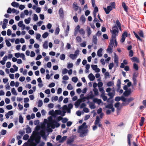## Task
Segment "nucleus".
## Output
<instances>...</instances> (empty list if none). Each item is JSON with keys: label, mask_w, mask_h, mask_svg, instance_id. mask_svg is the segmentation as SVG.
<instances>
[{"label": "nucleus", "mask_w": 146, "mask_h": 146, "mask_svg": "<svg viewBox=\"0 0 146 146\" xmlns=\"http://www.w3.org/2000/svg\"><path fill=\"white\" fill-rule=\"evenodd\" d=\"M110 32L112 34V39L110 41V44L107 49V52L109 53H111L112 52V49L114 43L115 44V46H117V42L116 40V36L118 35V30L117 27L114 26L113 27L112 29L110 30Z\"/></svg>", "instance_id": "obj_2"}, {"label": "nucleus", "mask_w": 146, "mask_h": 146, "mask_svg": "<svg viewBox=\"0 0 146 146\" xmlns=\"http://www.w3.org/2000/svg\"><path fill=\"white\" fill-rule=\"evenodd\" d=\"M72 81L75 83H76L78 80V78L77 77H72Z\"/></svg>", "instance_id": "obj_54"}, {"label": "nucleus", "mask_w": 146, "mask_h": 146, "mask_svg": "<svg viewBox=\"0 0 146 146\" xmlns=\"http://www.w3.org/2000/svg\"><path fill=\"white\" fill-rule=\"evenodd\" d=\"M43 104L42 101L41 100H39L38 102V107H41Z\"/></svg>", "instance_id": "obj_61"}, {"label": "nucleus", "mask_w": 146, "mask_h": 146, "mask_svg": "<svg viewBox=\"0 0 146 146\" xmlns=\"http://www.w3.org/2000/svg\"><path fill=\"white\" fill-rule=\"evenodd\" d=\"M121 82L120 80L118 79L117 81V91H118V90H119L121 88Z\"/></svg>", "instance_id": "obj_20"}, {"label": "nucleus", "mask_w": 146, "mask_h": 146, "mask_svg": "<svg viewBox=\"0 0 146 146\" xmlns=\"http://www.w3.org/2000/svg\"><path fill=\"white\" fill-rule=\"evenodd\" d=\"M73 66V64L72 63H68V65L67 67L68 68L70 69V68H72Z\"/></svg>", "instance_id": "obj_52"}, {"label": "nucleus", "mask_w": 146, "mask_h": 146, "mask_svg": "<svg viewBox=\"0 0 146 146\" xmlns=\"http://www.w3.org/2000/svg\"><path fill=\"white\" fill-rule=\"evenodd\" d=\"M87 32L88 36L90 35L92 33L90 28L88 27H87Z\"/></svg>", "instance_id": "obj_39"}, {"label": "nucleus", "mask_w": 146, "mask_h": 146, "mask_svg": "<svg viewBox=\"0 0 146 146\" xmlns=\"http://www.w3.org/2000/svg\"><path fill=\"white\" fill-rule=\"evenodd\" d=\"M75 137L74 136H72L69 138L68 140L67 143L69 145L72 143L74 140Z\"/></svg>", "instance_id": "obj_11"}, {"label": "nucleus", "mask_w": 146, "mask_h": 146, "mask_svg": "<svg viewBox=\"0 0 146 146\" xmlns=\"http://www.w3.org/2000/svg\"><path fill=\"white\" fill-rule=\"evenodd\" d=\"M73 8L76 10H77L78 8V6L77 5L76 3H74L73 5Z\"/></svg>", "instance_id": "obj_31"}, {"label": "nucleus", "mask_w": 146, "mask_h": 146, "mask_svg": "<svg viewBox=\"0 0 146 146\" xmlns=\"http://www.w3.org/2000/svg\"><path fill=\"white\" fill-rule=\"evenodd\" d=\"M108 95L111 98H112L114 96L115 92L113 91V92H109L108 93Z\"/></svg>", "instance_id": "obj_41"}, {"label": "nucleus", "mask_w": 146, "mask_h": 146, "mask_svg": "<svg viewBox=\"0 0 146 146\" xmlns=\"http://www.w3.org/2000/svg\"><path fill=\"white\" fill-rule=\"evenodd\" d=\"M131 89H129L126 91H125L123 93L124 95L127 96L131 94Z\"/></svg>", "instance_id": "obj_19"}, {"label": "nucleus", "mask_w": 146, "mask_h": 146, "mask_svg": "<svg viewBox=\"0 0 146 146\" xmlns=\"http://www.w3.org/2000/svg\"><path fill=\"white\" fill-rule=\"evenodd\" d=\"M33 19L34 21H37L38 19V17L37 15L35 14L33 15Z\"/></svg>", "instance_id": "obj_46"}, {"label": "nucleus", "mask_w": 146, "mask_h": 146, "mask_svg": "<svg viewBox=\"0 0 146 146\" xmlns=\"http://www.w3.org/2000/svg\"><path fill=\"white\" fill-rule=\"evenodd\" d=\"M133 62H138V58L136 57H133L131 58Z\"/></svg>", "instance_id": "obj_55"}, {"label": "nucleus", "mask_w": 146, "mask_h": 146, "mask_svg": "<svg viewBox=\"0 0 146 146\" xmlns=\"http://www.w3.org/2000/svg\"><path fill=\"white\" fill-rule=\"evenodd\" d=\"M100 119L99 116H97L96 119L94 122V124L98 125L99 127H101L102 126V124L100 123Z\"/></svg>", "instance_id": "obj_8"}, {"label": "nucleus", "mask_w": 146, "mask_h": 146, "mask_svg": "<svg viewBox=\"0 0 146 146\" xmlns=\"http://www.w3.org/2000/svg\"><path fill=\"white\" fill-rule=\"evenodd\" d=\"M79 33L83 35H84L85 34V31L83 29H81L80 30Z\"/></svg>", "instance_id": "obj_43"}, {"label": "nucleus", "mask_w": 146, "mask_h": 146, "mask_svg": "<svg viewBox=\"0 0 146 146\" xmlns=\"http://www.w3.org/2000/svg\"><path fill=\"white\" fill-rule=\"evenodd\" d=\"M88 77L90 81H93L95 79V76L92 74H90Z\"/></svg>", "instance_id": "obj_27"}, {"label": "nucleus", "mask_w": 146, "mask_h": 146, "mask_svg": "<svg viewBox=\"0 0 146 146\" xmlns=\"http://www.w3.org/2000/svg\"><path fill=\"white\" fill-rule=\"evenodd\" d=\"M23 24V21H20L18 23V25L19 27H21Z\"/></svg>", "instance_id": "obj_63"}, {"label": "nucleus", "mask_w": 146, "mask_h": 146, "mask_svg": "<svg viewBox=\"0 0 146 146\" xmlns=\"http://www.w3.org/2000/svg\"><path fill=\"white\" fill-rule=\"evenodd\" d=\"M12 12L13 13H15L16 15H17L19 13V11L18 10L13 8L12 9Z\"/></svg>", "instance_id": "obj_37"}, {"label": "nucleus", "mask_w": 146, "mask_h": 146, "mask_svg": "<svg viewBox=\"0 0 146 146\" xmlns=\"http://www.w3.org/2000/svg\"><path fill=\"white\" fill-rule=\"evenodd\" d=\"M93 102L94 103H97L99 105H100L102 103V100L97 98H94L93 99Z\"/></svg>", "instance_id": "obj_14"}, {"label": "nucleus", "mask_w": 146, "mask_h": 146, "mask_svg": "<svg viewBox=\"0 0 146 146\" xmlns=\"http://www.w3.org/2000/svg\"><path fill=\"white\" fill-rule=\"evenodd\" d=\"M120 104L119 102H117L114 105L115 107L117 108V114L119 113V111L121 109L120 106Z\"/></svg>", "instance_id": "obj_10"}, {"label": "nucleus", "mask_w": 146, "mask_h": 146, "mask_svg": "<svg viewBox=\"0 0 146 146\" xmlns=\"http://www.w3.org/2000/svg\"><path fill=\"white\" fill-rule=\"evenodd\" d=\"M128 36V33L126 31L125 32L122 34V38L120 40L121 42H123L125 40L126 37Z\"/></svg>", "instance_id": "obj_9"}, {"label": "nucleus", "mask_w": 146, "mask_h": 146, "mask_svg": "<svg viewBox=\"0 0 146 146\" xmlns=\"http://www.w3.org/2000/svg\"><path fill=\"white\" fill-rule=\"evenodd\" d=\"M67 137L66 136H64L61 137V139L59 140V142L60 143H62L66 139Z\"/></svg>", "instance_id": "obj_32"}, {"label": "nucleus", "mask_w": 146, "mask_h": 146, "mask_svg": "<svg viewBox=\"0 0 146 146\" xmlns=\"http://www.w3.org/2000/svg\"><path fill=\"white\" fill-rule=\"evenodd\" d=\"M106 108L111 109L112 112H114V109L113 107V105L112 104H109L106 106Z\"/></svg>", "instance_id": "obj_17"}, {"label": "nucleus", "mask_w": 146, "mask_h": 146, "mask_svg": "<svg viewBox=\"0 0 146 146\" xmlns=\"http://www.w3.org/2000/svg\"><path fill=\"white\" fill-rule=\"evenodd\" d=\"M13 114V112L12 111H10L5 114V116L7 119H8L10 116L12 115Z\"/></svg>", "instance_id": "obj_15"}, {"label": "nucleus", "mask_w": 146, "mask_h": 146, "mask_svg": "<svg viewBox=\"0 0 146 146\" xmlns=\"http://www.w3.org/2000/svg\"><path fill=\"white\" fill-rule=\"evenodd\" d=\"M11 92L12 94L15 95L17 96V93L16 92L15 88H13L11 89Z\"/></svg>", "instance_id": "obj_33"}, {"label": "nucleus", "mask_w": 146, "mask_h": 146, "mask_svg": "<svg viewBox=\"0 0 146 146\" xmlns=\"http://www.w3.org/2000/svg\"><path fill=\"white\" fill-rule=\"evenodd\" d=\"M5 43L7 46L8 47H10L11 46V44L7 39H6L5 40Z\"/></svg>", "instance_id": "obj_40"}, {"label": "nucleus", "mask_w": 146, "mask_h": 146, "mask_svg": "<svg viewBox=\"0 0 146 146\" xmlns=\"http://www.w3.org/2000/svg\"><path fill=\"white\" fill-rule=\"evenodd\" d=\"M101 96L102 98L104 101H106L107 99V97L104 95V94H101Z\"/></svg>", "instance_id": "obj_53"}, {"label": "nucleus", "mask_w": 146, "mask_h": 146, "mask_svg": "<svg viewBox=\"0 0 146 146\" xmlns=\"http://www.w3.org/2000/svg\"><path fill=\"white\" fill-rule=\"evenodd\" d=\"M76 39L77 42H81L82 38L80 36H78L76 37Z\"/></svg>", "instance_id": "obj_44"}, {"label": "nucleus", "mask_w": 146, "mask_h": 146, "mask_svg": "<svg viewBox=\"0 0 146 146\" xmlns=\"http://www.w3.org/2000/svg\"><path fill=\"white\" fill-rule=\"evenodd\" d=\"M108 86H114V83L113 81H110L108 82L107 84Z\"/></svg>", "instance_id": "obj_35"}, {"label": "nucleus", "mask_w": 146, "mask_h": 146, "mask_svg": "<svg viewBox=\"0 0 146 146\" xmlns=\"http://www.w3.org/2000/svg\"><path fill=\"white\" fill-rule=\"evenodd\" d=\"M80 21L82 24H83L86 21V18L84 15H82L80 18Z\"/></svg>", "instance_id": "obj_16"}, {"label": "nucleus", "mask_w": 146, "mask_h": 146, "mask_svg": "<svg viewBox=\"0 0 146 146\" xmlns=\"http://www.w3.org/2000/svg\"><path fill=\"white\" fill-rule=\"evenodd\" d=\"M93 91L94 92V94L95 95H98V89L96 88H94L93 90Z\"/></svg>", "instance_id": "obj_58"}, {"label": "nucleus", "mask_w": 146, "mask_h": 146, "mask_svg": "<svg viewBox=\"0 0 146 146\" xmlns=\"http://www.w3.org/2000/svg\"><path fill=\"white\" fill-rule=\"evenodd\" d=\"M80 46L82 47H85L86 46V42L84 41L80 44Z\"/></svg>", "instance_id": "obj_60"}, {"label": "nucleus", "mask_w": 146, "mask_h": 146, "mask_svg": "<svg viewBox=\"0 0 146 146\" xmlns=\"http://www.w3.org/2000/svg\"><path fill=\"white\" fill-rule=\"evenodd\" d=\"M103 50L102 48H100L97 51V55L99 57H101L102 55V53Z\"/></svg>", "instance_id": "obj_21"}, {"label": "nucleus", "mask_w": 146, "mask_h": 146, "mask_svg": "<svg viewBox=\"0 0 146 146\" xmlns=\"http://www.w3.org/2000/svg\"><path fill=\"white\" fill-rule=\"evenodd\" d=\"M93 42L95 43H96L97 42V38L96 36L94 35L93 36Z\"/></svg>", "instance_id": "obj_48"}, {"label": "nucleus", "mask_w": 146, "mask_h": 146, "mask_svg": "<svg viewBox=\"0 0 146 146\" xmlns=\"http://www.w3.org/2000/svg\"><path fill=\"white\" fill-rule=\"evenodd\" d=\"M67 89L68 90H71L73 89V87L70 84H69L67 87Z\"/></svg>", "instance_id": "obj_36"}, {"label": "nucleus", "mask_w": 146, "mask_h": 146, "mask_svg": "<svg viewBox=\"0 0 146 146\" xmlns=\"http://www.w3.org/2000/svg\"><path fill=\"white\" fill-rule=\"evenodd\" d=\"M59 13L60 14V16L62 17L64 15L63 10L62 8H60L59 11Z\"/></svg>", "instance_id": "obj_30"}, {"label": "nucleus", "mask_w": 146, "mask_h": 146, "mask_svg": "<svg viewBox=\"0 0 146 146\" xmlns=\"http://www.w3.org/2000/svg\"><path fill=\"white\" fill-rule=\"evenodd\" d=\"M60 58L61 60H64L65 58V55L64 54H61L60 56Z\"/></svg>", "instance_id": "obj_45"}, {"label": "nucleus", "mask_w": 146, "mask_h": 146, "mask_svg": "<svg viewBox=\"0 0 146 146\" xmlns=\"http://www.w3.org/2000/svg\"><path fill=\"white\" fill-rule=\"evenodd\" d=\"M122 6L124 10L127 12V7L126 6L125 4L124 3H123L122 4Z\"/></svg>", "instance_id": "obj_42"}, {"label": "nucleus", "mask_w": 146, "mask_h": 146, "mask_svg": "<svg viewBox=\"0 0 146 146\" xmlns=\"http://www.w3.org/2000/svg\"><path fill=\"white\" fill-rule=\"evenodd\" d=\"M68 70L66 68H64L63 70H62V74H66L68 72Z\"/></svg>", "instance_id": "obj_56"}, {"label": "nucleus", "mask_w": 146, "mask_h": 146, "mask_svg": "<svg viewBox=\"0 0 146 146\" xmlns=\"http://www.w3.org/2000/svg\"><path fill=\"white\" fill-rule=\"evenodd\" d=\"M60 31V29L59 27H57L56 28L54 33L56 35H58V34Z\"/></svg>", "instance_id": "obj_38"}, {"label": "nucleus", "mask_w": 146, "mask_h": 146, "mask_svg": "<svg viewBox=\"0 0 146 146\" xmlns=\"http://www.w3.org/2000/svg\"><path fill=\"white\" fill-rule=\"evenodd\" d=\"M15 56L17 58H19L20 57L22 58L23 60H25V55L23 53H20L19 52H17L15 54Z\"/></svg>", "instance_id": "obj_7"}, {"label": "nucleus", "mask_w": 146, "mask_h": 146, "mask_svg": "<svg viewBox=\"0 0 146 146\" xmlns=\"http://www.w3.org/2000/svg\"><path fill=\"white\" fill-rule=\"evenodd\" d=\"M86 124V123L84 122L79 127L78 132L79 133L80 137H83L86 136L88 132V131L87 129V126Z\"/></svg>", "instance_id": "obj_4"}, {"label": "nucleus", "mask_w": 146, "mask_h": 146, "mask_svg": "<svg viewBox=\"0 0 146 146\" xmlns=\"http://www.w3.org/2000/svg\"><path fill=\"white\" fill-rule=\"evenodd\" d=\"M48 43L47 41H45L43 44V46L44 48L47 49L48 48Z\"/></svg>", "instance_id": "obj_26"}, {"label": "nucleus", "mask_w": 146, "mask_h": 146, "mask_svg": "<svg viewBox=\"0 0 146 146\" xmlns=\"http://www.w3.org/2000/svg\"><path fill=\"white\" fill-rule=\"evenodd\" d=\"M118 57L115 53H114V61L116 64H118Z\"/></svg>", "instance_id": "obj_23"}, {"label": "nucleus", "mask_w": 146, "mask_h": 146, "mask_svg": "<svg viewBox=\"0 0 146 146\" xmlns=\"http://www.w3.org/2000/svg\"><path fill=\"white\" fill-rule=\"evenodd\" d=\"M90 108L91 109H94L95 108L96 106L95 104L92 102H90L89 104Z\"/></svg>", "instance_id": "obj_25"}, {"label": "nucleus", "mask_w": 146, "mask_h": 146, "mask_svg": "<svg viewBox=\"0 0 146 146\" xmlns=\"http://www.w3.org/2000/svg\"><path fill=\"white\" fill-rule=\"evenodd\" d=\"M11 66V64L10 62H8L6 63V67L7 68H10Z\"/></svg>", "instance_id": "obj_64"}, {"label": "nucleus", "mask_w": 146, "mask_h": 146, "mask_svg": "<svg viewBox=\"0 0 146 146\" xmlns=\"http://www.w3.org/2000/svg\"><path fill=\"white\" fill-rule=\"evenodd\" d=\"M26 132L27 133H30L31 132V128L29 127H27L26 129Z\"/></svg>", "instance_id": "obj_57"}, {"label": "nucleus", "mask_w": 146, "mask_h": 146, "mask_svg": "<svg viewBox=\"0 0 146 146\" xmlns=\"http://www.w3.org/2000/svg\"><path fill=\"white\" fill-rule=\"evenodd\" d=\"M31 20V17H29L27 19H25L24 20V22L25 23L27 24H29Z\"/></svg>", "instance_id": "obj_24"}, {"label": "nucleus", "mask_w": 146, "mask_h": 146, "mask_svg": "<svg viewBox=\"0 0 146 146\" xmlns=\"http://www.w3.org/2000/svg\"><path fill=\"white\" fill-rule=\"evenodd\" d=\"M110 5H111L108 6L107 8H104L106 13L107 14H109L113 8H115V2L111 3H110Z\"/></svg>", "instance_id": "obj_5"}, {"label": "nucleus", "mask_w": 146, "mask_h": 146, "mask_svg": "<svg viewBox=\"0 0 146 146\" xmlns=\"http://www.w3.org/2000/svg\"><path fill=\"white\" fill-rule=\"evenodd\" d=\"M98 11V9L97 7H95L94 9V10L93 11V15L94 17L96 16V13Z\"/></svg>", "instance_id": "obj_29"}, {"label": "nucleus", "mask_w": 146, "mask_h": 146, "mask_svg": "<svg viewBox=\"0 0 146 146\" xmlns=\"http://www.w3.org/2000/svg\"><path fill=\"white\" fill-rule=\"evenodd\" d=\"M138 34L140 37H144L143 33L142 31H139L138 32Z\"/></svg>", "instance_id": "obj_50"}, {"label": "nucleus", "mask_w": 146, "mask_h": 146, "mask_svg": "<svg viewBox=\"0 0 146 146\" xmlns=\"http://www.w3.org/2000/svg\"><path fill=\"white\" fill-rule=\"evenodd\" d=\"M68 109V107L66 105H64L62 108L63 111L59 110H56L54 111L53 110L50 111L48 112V114L51 115L54 117H56L57 115H61L64 116L66 111Z\"/></svg>", "instance_id": "obj_3"}, {"label": "nucleus", "mask_w": 146, "mask_h": 146, "mask_svg": "<svg viewBox=\"0 0 146 146\" xmlns=\"http://www.w3.org/2000/svg\"><path fill=\"white\" fill-rule=\"evenodd\" d=\"M11 5L14 7L17 8L19 6V4L16 2H13L11 3Z\"/></svg>", "instance_id": "obj_22"}, {"label": "nucleus", "mask_w": 146, "mask_h": 146, "mask_svg": "<svg viewBox=\"0 0 146 146\" xmlns=\"http://www.w3.org/2000/svg\"><path fill=\"white\" fill-rule=\"evenodd\" d=\"M19 122L21 123H23V119L21 115H20L19 116Z\"/></svg>", "instance_id": "obj_51"}, {"label": "nucleus", "mask_w": 146, "mask_h": 146, "mask_svg": "<svg viewBox=\"0 0 146 146\" xmlns=\"http://www.w3.org/2000/svg\"><path fill=\"white\" fill-rule=\"evenodd\" d=\"M70 27L68 25L66 27V29L65 30V36H67L68 35V33L69 31Z\"/></svg>", "instance_id": "obj_28"}, {"label": "nucleus", "mask_w": 146, "mask_h": 146, "mask_svg": "<svg viewBox=\"0 0 146 146\" xmlns=\"http://www.w3.org/2000/svg\"><path fill=\"white\" fill-rule=\"evenodd\" d=\"M80 26L79 25H77L75 28L74 32V35L75 36H76L78 32H79V30L80 29Z\"/></svg>", "instance_id": "obj_13"}, {"label": "nucleus", "mask_w": 146, "mask_h": 146, "mask_svg": "<svg viewBox=\"0 0 146 146\" xmlns=\"http://www.w3.org/2000/svg\"><path fill=\"white\" fill-rule=\"evenodd\" d=\"M79 53V50H77L75 51L74 54H70L69 55V57L72 60H75L78 55Z\"/></svg>", "instance_id": "obj_6"}, {"label": "nucleus", "mask_w": 146, "mask_h": 146, "mask_svg": "<svg viewBox=\"0 0 146 146\" xmlns=\"http://www.w3.org/2000/svg\"><path fill=\"white\" fill-rule=\"evenodd\" d=\"M91 67L92 69L94 70L96 72H99L100 71V69L98 68L97 65H92Z\"/></svg>", "instance_id": "obj_12"}, {"label": "nucleus", "mask_w": 146, "mask_h": 146, "mask_svg": "<svg viewBox=\"0 0 146 146\" xmlns=\"http://www.w3.org/2000/svg\"><path fill=\"white\" fill-rule=\"evenodd\" d=\"M132 136L131 135L129 134L127 135V142L128 145L129 146H131V142L130 141V139L132 138Z\"/></svg>", "instance_id": "obj_18"}, {"label": "nucleus", "mask_w": 146, "mask_h": 146, "mask_svg": "<svg viewBox=\"0 0 146 146\" xmlns=\"http://www.w3.org/2000/svg\"><path fill=\"white\" fill-rule=\"evenodd\" d=\"M81 101L80 100H78V101L75 102V105L77 106V107H78L79 105V104H80V103H81Z\"/></svg>", "instance_id": "obj_49"}, {"label": "nucleus", "mask_w": 146, "mask_h": 146, "mask_svg": "<svg viewBox=\"0 0 146 146\" xmlns=\"http://www.w3.org/2000/svg\"><path fill=\"white\" fill-rule=\"evenodd\" d=\"M116 24L117 26L118 27L119 29L121 31V27L120 23L119 22V20H117L116 21Z\"/></svg>", "instance_id": "obj_34"}, {"label": "nucleus", "mask_w": 146, "mask_h": 146, "mask_svg": "<svg viewBox=\"0 0 146 146\" xmlns=\"http://www.w3.org/2000/svg\"><path fill=\"white\" fill-rule=\"evenodd\" d=\"M48 120L46 119H44V122L40 126H37L36 127V131H34L30 139H29L28 143L30 146H36L39 141L40 137L38 133L42 136L44 139L46 140V136L45 135V131H47L52 132V129L57 127L60 126V124L55 120L52 119V116L48 118Z\"/></svg>", "instance_id": "obj_1"}, {"label": "nucleus", "mask_w": 146, "mask_h": 146, "mask_svg": "<svg viewBox=\"0 0 146 146\" xmlns=\"http://www.w3.org/2000/svg\"><path fill=\"white\" fill-rule=\"evenodd\" d=\"M6 108L8 110H10L13 108V107L11 105H9L6 106Z\"/></svg>", "instance_id": "obj_62"}, {"label": "nucleus", "mask_w": 146, "mask_h": 146, "mask_svg": "<svg viewBox=\"0 0 146 146\" xmlns=\"http://www.w3.org/2000/svg\"><path fill=\"white\" fill-rule=\"evenodd\" d=\"M48 35V33L47 32H45L42 35V37L43 38H46Z\"/></svg>", "instance_id": "obj_47"}, {"label": "nucleus", "mask_w": 146, "mask_h": 146, "mask_svg": "<svg viewBox=\"0 0 146 146\" xmlns=\"http://www.w3.org/2000/svg\"><path fill=\"white\" fill-rule=\"evenodd\" d=\"M133 33L135 36L136 37V38H137V39H138L139 40H141V39L140 38L135 32H133Z\"/></svg>", "instance_id": "obj_59"}]
</instances>
